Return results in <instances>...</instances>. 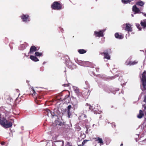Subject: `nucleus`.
<instances>
[{"mask_svg":"<svg viewBox=\"0 0 146 146\" xmlns=\"http://www.w3.org/2000/svg\"><path fill=\"white\" fill-rule=\"evenodd\" d=\"M0 124L5 128H9L12 125L11 122L7 121L5 118L2 117L0 115Z\"/></svg>","mask_w":146,"mask_h":146,"instance_id":"f257e3e1","label":"nucleus"},{"mask_svg":"<svg viewBox=\"0 0 146 146\" xmlns=\"http://www.w3.org/2000/svg\"><path fill=\"white\" fill-rule=\"evenodd\" d=\"M141 82L144 88H145L146 86V72L144 71L142 74L141 78Z\"/></svg>","mask_w":146,"mask_h":146,"instance_id":"f03ea898","label":"nucleus"},{"mask_svg":"<svg viewBox=\"0 0 146 146\" xmlns=\"http://www.w3.org/2000/svg\"><path fill=\"white\" fill-rule=\"evenodd\" d=\"M52 8L55 10H58L61 9V5L57 2H54L51 6Z\"/></svg>","mask_w":146,"mask_h":146,"instance_id":"7ed1b4c3","label":"nucleus"},{"mask_svg":"<svg viewBox=\"0 0 146 146\" xmlns=\"http://www.w3.org/2000/svg\"><path fill=\"white\" fill-rule=\"evenodd\" d=\"M21 17L23 21L25 22H27L30 21V19L29 18V16L28 15L23 14Z\"/></svg>","mask_w":146,"mask_h":146,"instance_id":"20e7f679","label":"nucleus"},{"mask_svg":"<svg viewBox=\"0 0 146 146\" xmlns=\"http://www.w3.org/2000/svg\"><path fill=\"white\" fill-rule=\"evenodd\" d=\"M105 31V30H100L99 32L95 31L94 34L96 37H102L104 36L103 33Z\"/></svg>","mask_w":146,"mask_h":146,"instance_id":"39448f33","label":"nucleus"},{"mask_svg":"<svg viewBox=\"0 0 146 146\" xmlns=\"http://www.w3.org/2000/svg\"><path fill=\"white\" fill-rule=\"evenodd\" d=\"M138 62V61L137 60H135L134 61H129L127 60L125 62V64L127 65H133L137 64Z\"/></svg>","mask_w":146,"mask_h":146,"instance_id":"423d86ee","label":"nucleus"},{"mask_svg":"<svg viewBox=\"0 0 146 146\" xmlns=\"http://www.w3.org/2000/svg\"><path fill=\"white\" fill-rule=\"evenodd\" d=\"M37 50L36 48L34 46H32L30 48V51L29 53L33 54Z\"/></svg>","mask_w":146,"mask_h":146,"instance_id":"0eeeda50","label":"nucleus"},{"mask_svg":"<svg viewBox=\"0 0 146 146\" xmlns=\"http://www.w3.org/2000/svg\"><path fill=\"white\" fill-rule=\"evenodd\" d=\"M125 25L126 27L125 29V30L128 32H131L132 31V28L130 25L129 24H126Z\"/></svg>","mask_w":146,"mask_h":146,"instance_id":"6e6552de","label":"nucleus"},{"mask_svg":"<svg viewBox=\"0 0 146 146\" xmlns=\"http://www.w3.org/2000/svg\"><path fill=\"white\" fill-rule=\"evenodd\" d=\"M133 11L135 12L134 14H135L139 13V12L140 10L139 9L137 8L136 5H134L133 7Z\"/></svg>","mask_w":146,"mask_h":146,"instance_id":"1a4fd4ad","label":"nucleus"},{"mask_svg":"<svg viewBox=\"0 0 146 146\" xmlns=\"http://www.w3.org/2000/svg\"><path fill=\"white\" fill-rule=\"evenodd\" d=\"M46 113H47V115L48 117H52V116L55 115H53L52 113L48 109H45V110Z\"/></svg>","mask_w":146,"mask_h":146,"instance_id":"9d476101","label":"nucleus"},{"mask_svg":"<svg viewBox=\"0 0 146 146\" xmlns=\"http://www.w3.org/2000/svg\"><path fill=\"white\" fill-rule=\"evenodd\" d=\"M116 38L119 39H121L123 38V35H119L118 33H116L115 35Z\"/></svg>","mask_w":146,"mask_h":146,"instance_id":"9b49d317","label":"nucleus"},{"mask_svg":"<svg viewBox=\"0 0 146 146\" xmlns=\"http://www.w3.org/2000/svg\"><path fill=\"white\" fill-rule=\"evenodd\" d=\"M143 115L144 113L143 111L141 110H140L139 111V113L137 115V117L139 118H141L143 117Z\"/></svg>","mask_w":146,"mask_h":146,"instance_id":"f8f14e48","label":"nucleus"},{"mask_svg":"<svg viewBox=\"0 0 146 146\" xmlns=\"http://www.w3.org/2000/svg\"><path fill=\"white\" fill-rule=\"evenodd\" d=\"M30 58L32 60L35 62H37L39 61V60L38 58L35 56L31 55L30 56Z\"/></svg>","mask_w":146,"mask_h":146,"instance_id":"ddd939ff","label":"nucleus"},{"mask_svg":"<svg viewBox=\"0 0 146 146\" xmlns=\"http://www.w3.org/2000/svg\"><path fill=\"white\" fill-rule=\"evenodd\" d=\"M104 54V58H106L107 59L109 60L110 59V56L108 55V53L107 52H105L103 53Z\"/></svg>","mask_w":146,"mask_h":146,"instance_id":"4468645a","label":"nucleus"},{"mask_svg":"<svg viewBox=\"0 0 146 146\" xmlns=\"http://www.w3.org/2000/svg\"><path fill=\"white\" fill-rule=\"evenodd\" d=\"M96 141H98V143H100V145H101L104 144L103 141L102 139L98 137Z\"/></svg>","mask_w":146,"mask_h":146,"instance_id":"2eb2a0df","label":"nucleus"},{"mask_svg":"<svg viewBox=\"0 0 146 146\" xmlns=\"http://www.w3.org/2000/svg\"><path fill=\"white\" fill-rule=\"evenodd\" d=\"M73 89L74 90L75 93L77 94L79 93V90L77 87L76 86H73Z\"/></svg>","mask_w":146,"mask_h":146,"instance_id":"dca6fc26","label":"nucleus"},{"mask_svg":"<svg viewBox=\"0 0 146 146\" xmlns=\"http://www.w3.org/2000/svg\"><path fill=\"white\" fill-rule=\"evenodd\" d=\"M141 26L143 27L144 28L146 27V19L141 21Z\"/></svg>","mask_w":146,"mask_h":146,"instance_id":"f3484780","label":"nucleus"},{"mask_svg":"<svg viewBox=\"0 0 146 146\" xmlns=\"http://www.w3.org/2000/svg\"><path fill=\"white\" fill-rule=\"evenodd\" d=\"M78 52L80 54H83L85 53L86 51L83 49H80L78 50Z\"/></svg>","mask_w":146,"mask_h":146,"instance_id":"a211bd4d","label":"nucleus"},{"mask_svg":"<svg viewBox=\"0 0 146 146\" xmlns=\"http://www.w3.org/2000/svg\"><path fill=\"white\" fill-rule=\"evenodd\" d=\"M144 4V3L142 1L138 2L137 3V5H140L141 6H143Z\"/></svg>","mask_w":146,"mask_h":146,"instance_id":"6ab92c4d","label":"nucleus"},{"mask_svg":"<svg viewBox=\"0 0 146 146\" xmlns=\"http://www.w3.org/2000/svg\"><path fill=\"white\" fill-rule=\"evenodd\" d=\"M26 47V43L21 44L20 45V48L21 50H23L25 49Z\"/></svg>","mask_w":146,"mask_h":146,"instance_id":"aec40b11","label":"nucleus"},{"mask_svg":"<svg viewBox=\"0 0 146 146\" xmlns=\"http://www.w3.org/2000/svg\"><path fill=\"white\" fill-rule=\"evenodd\" d=\"M131 0H122V2L124 4H127L130 3Z\"/></svg>","mask_w":146,"mask_h":146,"instance_id":"412c9836","label":"nucleus"},{"mask_svg":"<svg viewBox=\"0 0 146 146\" xmlns=\"http://www.w3.org/2000/svg\"><path fill=\"white\" fill-rule=\"evenodd\" d=\"M35 54L36 56H42V53L38 52H36L35 53Z\"/></svg>","mask_w":146,"mask_h":146,"instance_id":"4be33fe9","label":"nucleus"},{"mask_svg":"<svg viewBox=\"0 0 146 146\" xmlns=\"http://www.w3.org/2000/svg\"><path fill=\"white\" fill-rule=\"evenodd\" d=\"M88 106H89V109L90 110H91V111H92V110H93L94 111H96V110H95V109L93 108V106H91L90 105H88Z\"/></svg>","mask_w":146,"mask_h":146,"instance_id":"5701e85b","label":"nucleus"},{"mask_svg":"<svg viewBox=\"0 0 146 146\" xmlns=\"http://www.w3.org/2000/svg\"><path fill=\"white\" fill-rule=\"evenodd\" d=\"M73 103L75 105H76L78 103V101L76 98H74L73 99Z\"/></svg>","mask_w":146,"mask_h":146,"instance_id":"b1692460","label":"nucleus"},{"mask_svg":"<svg viewBox=\"0 0 146 146\" xmlns=\"http://www.w3.org/2000/svg\"><path fill=\"white\" fill-rule=\"evenodd\" d=\"M30 88H31L32 89V90L33 92V95H35V91L33 88L32 87L30 86Z\"/></svg>","mask_w":146,"mask_h":146,"instance_id":"393cba45","label":"nucleus"},{"mask_svg":"<svg viewBox=\"0 0 146 146\" xmlns=\"http://www.w3.org/2000/svg\"><path fill=\"white\" fill-rule=\"evenodd\" d=\"M80 63H81L80 65L84 66V64L86 63V62L85 61H80Z\"/></svg>","mask_w":146,"mask_h":146,"instance_id":"a878e982","label":"nucleus"},{"mask_svg":"<svg viewBox=\"0 0 146 146\" xmlns=\"http://www.w3.org/2000/svg\"><path fill=\"white\" fill-rule=\"evenodd\" d=\"M64 144V142L63 141H60L59 143H56L57 145H60L61 146H63Z\"/></svg>","mask_w":146,"mask_h":146,"instance_id":"bb28decb","label":"nucleus"},{"mask_svg":"<svg viewBox=\"0 0 146 146\" xmlns=\"http://www.w3.org/2000/svg\"><path fill=\"white\" fill-rule=\"evenodd\" d=\"M136 25L137 27V28L138 29H139V30H141V28L140 27V25L139 24H136Z\"/></svg>","mask_w":146,"mask_h":146,"instance_id":"cd10ccee","label":"nucleus"},{"mask_svg":"<svg viewBox=\"0 0 146 146\" xmlns=\"http://www.w3.org/2000/svg\"><path fill=\"white\" fill-rule=\"evenodd\" d=\"M71 108V105H69L68 106L67 112L70 111V110Z\"/></svg>","mask_w":146,"mask_h":146,"instance_id":"c85d7f7f","label":"nucleus"},{"mask_svg":"<svg viewBox=\"0 0 146 146\" xmlns=\"http://www.w3.org/2000/svg\"><path fill=\"white\" fill-rule=\"evenodd\" d=\"M88 141L86 140H84L82 143V145H84Z\"/></svg>","mask_w":146,"mask_h":146,"instance_id":"c756f323","label":"nucleus"},{"mask_svg":"<svg viewBox=\"0 0 146 146\" xmlns=\"http://www.w3.org/2000/svg\"><path fill=\"white\" fill-rule=\"evenodd\" d=\"M68 117L69 118L71 117H72V115L71 113H70V111L68 112Z\"/></svg>","mask_w":146,"mask_h":146,"instance_id":"7c9ffc66","label":"nucleus"},{"mask_svg":"<svg viewBox=\"0 0 146 146\" xmlns=\"http://www.w3.org/2000/svg\"><path fill=\"white\" fill-rule=\"evenodd\" d=\"M145 104H143V106L144 107L145 109L146 108V102H144Z\"/></svg>","mask_w":146,"mask_h":146,"instance_id":"2f4dec72","label":"nucleus"},{"mask_svg":"<svg viewBox=\"0 0 146 146\" xmlns=\"http://www.w3.org/2000/svg\"><path fill=\"white\" fill-rule=\"evenodd\" d=\"M66 146H72L71 145H70V143L69 142H67V145Z\"/></svg>","mask_w":146,"mask_h":146,"instance_id":"473e14b6","label":"nucleus"},{"mask_svg":"<svg viewBox=\"0 0 146 146\" xmlns=\"http://www.w3.org/2000/svg\"><path fill=\"white\" fill-rule=\"evenodd\" d=\"M144 102H146V96L145 97Z\"/></svg>","mask_w":146,"mask_h":146,"instance_id":"72a5a7b5","label":"nucleus"},{"mask_svg":"<svg viewBox=\"0 0 146 146\" xmlns=\"http://www.w3.org/2000/svg\"><path fill=\"white\" fill-rule=\"evenodd\" d=\"M1 144L2 145H3L5 144V142H2L1 143Z\"/></svg>","mask_w":146,"mask_h":146,"instance_id":"f704fd0d","label":"nucleus"},{"mask_svg":"<svg viewBox=\"0 0 146 146\" xmlns=\"http://www.w3.org/2000/svg\"><path fill=\"white\" fill-rule=\"evenodd\" d=\"M143 15L145 16L146 17V14H145V13H143Z\"/></svg>","mask_w":146,"mask_h":146,"instance_id":"c9c22d12","label":"nucleus"},{"mask_svg":"<svg viewBox=\"0 0 146 146\" xmlns=\"http://www.w3.org/2000/svg\"><path fill=\"white\" fill-rule=\"evenodd\" d=\"M78 146H83V145H82H82H78Z\"/></svg>","mask_w":146,"mask_h":146,"instance_id":"e433bc0d","label":"nucleus"},{"mask_svg":"<svg viewBox=\"0 0 146 146\" xmlns=\"http://www.w3.org/2000/svg\"><path fill=\"white\" fill-rule=\"evenodd\" d=\"M61 29L62 30V31H61V32H62L63 31V29Z\"/></svg>","mask_w":146,"mask_h":146,"instance_id":"4c0bfd02","label":"nucleus"},{"mask_svg":"<svg viewBox=\"0 0 146 146\" xmlns=\"http://www.w3.org/2000/svg\"><path fill=\"white\" fill-rule=\"evenodd\" d=\"M123 145V144H121L120 145V146H122Z\"/></svg>","mask_w":146,"mask_h":146,"instance_id":"58836bf2","label":"nucleus"},{"mask_svg":"<svg viewBox=\"0 0 146 146\" xmlns=\"http://www.w3.org/2000/svg\"><path fill=\"white\" fill-rule=\"evenodd\" d=\"M25 56H26L27 57H28V55H26V54H25Z\"/></svg>","mask_w":146,"mask_h":146,"instance_id":"ea45409f","label":"nucleus"},{"mask_svg":"<svg viewBox=\"0 0 146 146\" xmlns=\"http://www.w3.org/2000/svg\"><path fill=\"white\" fill-rule=\"evenodd\" d=\"M131 16L132 17H133V15L132 14H131Z\"/></svg>","mask_w":146,"mask_h":146,"instance_id":"a19ab883","label":"nucleus"},{"mask_svg":"<svg viewBox=\"0 0 146 146\" xmlns=\"http://www.w3.org/2000/svg\"><path fill=\"white\" fill-rule=\"evenodd\" d=\"M113 126H114V127L115 126V125L114 124V125H113Z\"/></svg>","mask_w":146,"mask_h":146,"instance_id":"79ce46f5","label":"nucleus"},{"mask_svg":"<svg viewBox=\"0 0 146 146\" xmlns=\"http://www.w3.org/2000/svg\"><path fill=\"white\" fill-rule=\"evenodd\" d=\"M113 126H114V127L115 126V125L114 124V125H113Z\"/></svg>","mask_w":146,"mask_h":146,"instance_id":"37998d69","label":"nucleus"},{"mask_svg":"<svg viewBox=\"0 0 146 146\" xmlns=\"http://www.w3.org/2000/svg\"><path fill=\"white\" fill-rule=\"evenodd\" d=\"M84 117H86V116L85 115H84Z\"/></svg>","mask_w":146,"mask_h":146,"instance_id":"c03bdc74","label":"nucleus"},{"mask_svg":"<svg viewBox=\"0 0 146 146\" xmlns=\"http://www.w3.org/2000/svg\"><path fill=\"white\" fill-rule=\"evenodd\" d=\"M101 54H103V53H101Z\"/></svg>","mask_w":146,"mask_h":146,"instance_id":"a18cd8bd","label":"nucleus"},{"mask_svg":"<svg viewBox=\"0 0 146 146\" xmlns=\"http://www.w3.org/2000/svg\"><path fill=\"white\" fill-rule=\"evenodd\" d=\"M145 52H146V51H145Z\"/></svg>","mask_w":146,"mask_h":146,"instance_id":"49530a36","label":"nucleus"}]
</instances>
